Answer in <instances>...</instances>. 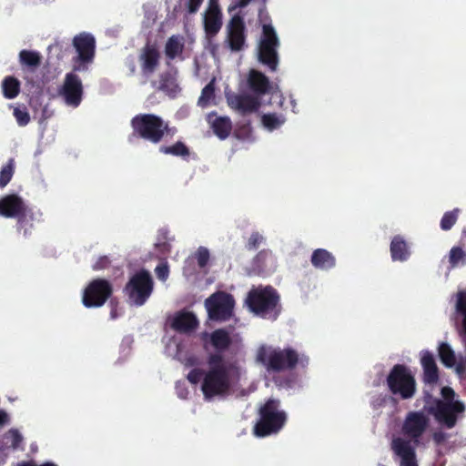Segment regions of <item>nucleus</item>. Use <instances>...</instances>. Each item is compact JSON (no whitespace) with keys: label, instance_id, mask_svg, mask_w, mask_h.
Wrapping results in <instances>:
<instances>
[{"label":"nucleus","instance_id":"f257e3e1","mask_svg":"<svg viewBox=\"0 0 466 466\" xmlns=\"http://www.w3.org/2000/svg\"><path fill=\"white\" fill-rule=\"evenodd\" d=\"M256 361L268 372L292 371L298 368L306 369L309 357L291 347L279 348L261 345L256 354Z\"/></svg>","mask_w":466,"mask_h":466},{"label":"nucleus","instance_id":"f03ea898","mask_svg":"<svg viewBox=\"0 0 466 466\" xmlns=\"http://www.w3.org/2000/svg\"><path fill=\"white\" fill-rule=\"evenodd\" d=\"M132 137L151 144H159L166 136H173L176 127H170L161 116L155 114L136 115L130 122Z\"/></svg>","mask_w":466,"mask_h":466},{"label":"nucleus","instance_id":"7ed1b4c3","mask_svg":"<svg viewBox=\"0 0 466 466\" xmlns=\"http://www.w3.org/2000/svg\"><path fill=\"white\" fill-rule=\"evenodd\" d=\"M280 297L271 286L252 289L248 293L246 304L249 310L263 319L275 320L280 314Z\"/></svg>","mask_w":466,"mask_h":466},{"label":"nucleus","instance_id":"20e7f679","mask_svg":"<svg viewBox=\"0 0 466 466\" xmlns=\"http://www.w3.org/2000/svg\"><path fill=\"white\" fill-rule=\"evenodd\" d=\"M280 401L268 399L258 410V420L254 425L255 436L264 438L278 433L285 425L287 415L279 410Z\"/></svg>","mask_w":466,"mask_h":466},{"label":"nucleus","instance_id":"39448f33","mask_svg":"<svg viewBox=\"0 0 466 466\" xmlns=\"http://www.w3.org/2000/svg\"><path fill=\"white\" fill-rule=\"evenodd\" d=\"M390 392L401 400L412 399L417 391V383L410 369L404 364H395L386 378Z\"/></svg>","mask_w":466,"mask_h":466},{"label":"nucleus","instance_id":"423d86ee","mask_svg":"<svg viewBox=\"0 0 466 466\" xmlns=\"http://www.w3.org/2000/svg\"><path fill=\"white\" fill-rule=\"evenodd\" d=\"M153 289L154 280L150 272L142 268L129 278L124 288V293L131 304L141 307L150 298Z\"/></svg>","mask_w":466,"mask_h":466},{"label":"nucleus","instance_id":"0eeeda50","mask_svg":"<svg viewBox=\"0 0 466 466\" xmlns=\"http://www.w3.org/2000/svg\"><path fill=\"white\" fill-rule=\"evenodd\" d=\"M231 389L229 370L221 368H212L206 371L203 378L201 390L206 400L215 397H226Z\"/></svg>","mask_w":466,"mask_h":466},{"label":"nucleus","instance_id":"6e6552de","mask_svg":"<svg viewBox=\"0 0 466 466\" xmlns=\"http://www.w3.org/2000/svg\"><path fill=\"white\" fill-rule=\"evenodd\" d=\"M279 46V41L273 26L271 25H264L258 45V61L267 66L272 72L277 70L279 65L277 51Z\"/></svg>","mask_w":466,"mask_h":466},{"label":"nucleus","instance_id":"1a4fd4ad","mask_svg":"<svg viewBox=\"0 0 466 466\" xmlns=\"http://www.w3.org/2000/svg\"><path fill=\"white\" fill-rule=\"evenodd\" d=\"M235 299L225 291H217L205 300L208 318L214 321L228 320L233 315Z\"/></svg>","mask_w":466,"mask_h":466},{"label":"nucleus","instance_id":"9d476101","mask_svg":"<svg viewBox=\"0 0 466 466\" xmlns=\"http://www.w3.org/2000/svg\"><path fill=\"white\" fill-rule=\"evenodd\" d=\"M464 410L465 406L460 400L442 401L437 399L434 400V405L431 407L430 413L441 425L447 429H452L457 424L458 415L463 413Z\"/></svg>","mask_w":466,"mask_h":466},{"label":"nucleus","instance_id":"9b49d317","mask_svg":"<svg viewBox=\"0 0 466 466\" xmlns=\"http://www.w3.org/2000/svg\"><path fill=\"white\" fill-rule=\"evenodd\" d=\"M113 294L112 284L105 279H95L84 290L82 302L86 308H99Z\"/></svg>","mask_w":466,"mask_h":466},{"label":"nucleus","instance_id":"f8f14e48","mask_svg":"<svg viewBox=\"0 0 466 466\" xmlns=\"http://www.w3.org/2000/svg\"><path fill=\"white\" fill-rule=\"evenodd\" d=\"M73 46L77 52L76 62L79 63L74 66V71L86 70V65L92 63L95 57V37L91 34L81 33L74 37Z\"/></svg>","mask_w":466,"mask_h":466},{"label":"nucleus","instance_id":"ddd939ff","mask_svg":"<svg viewBox=\"0 0 466 466\" xmlns=\"http://www.w3.org/2000/svg\"><path fill=\"white\" fill-rule=\"evenodd\" d=\"M246 25L243 17L237 14L227 25V42L232 52H238L246 46Z\"/></svg>","mask_w":466,"mask_h":466},{"label":"nucleus","instance_id":"4468645a","mask_svg":"<svg viewBox=\"0 0 466 466\" xmlns=\"http://www.w3.org/2000/svg\"><path fill=\"white\" fill-rule=\"evenodd\" d=\"M67 105L77 106L82 100L83 86L79 76L74 73H67L61 91Z\"/></svg>","mask_w":466,"mask_h":466},{"label":"nucleus","instance_id":"2eb2a0df","mask_svg":"<svg viewBox=\"0 0 466 466\" xmlns=\"http://www.w3.org/2000/svg\"><path fill=\"white\" fill-rule=\"evenodd\" d=\"M428 426L427 418L420 412H410L406 417L402 431L404 435L419 442V439L424 433Z\"/></svg>","mask_w":466,"mask_h":466},{"label":"nucleus","instance_id":"dca6fc26","mask_svg":"<svg viewBox=\"0 0 466 466\" xmlns=\"http://www.w3.org/2000/svg\"><path fill=\"white\" fill-rule=\"evenodd\" d=\"M203 346L206 350H208V344L218 351H226L232 344V339L229 332L225 329H217L211 333L204 332L201 335Z\"/></svg>","mask_w":466,"mask_h":466},{"label":"nucleus","instance_id":"f3484780","mask_svg":"<svg viewBox=\"0 0 466 466\" xmlns=\"http://www.w3.org/2000/svg\"><path fill=\"white\" fill-rule=\"evenodd\" d=\"M420 365L422 367V381L425 384L434 385L439 382L440 372L433 354L429 350L420 352Z\"/></svg>","mask_w":466,"mask_h":466},{"label":"nucleus","instance_id":"a211bd4d","mask_svg":"<svg viewBox=\"0 0 466 466\" xmlns=\"http://www.w3.org/2000/svg\"><path fill=\"white\" fill-rule=\"evenodd\" d=\"M394 453L400 458V466H418L416 454L410 441L402 438H395L391 443Z\"/></svg>","mask_w":466,"mask_h":466},{"label":"nucleus","instance_id":"6ab92c4d","mask_svg":"<svg viewBox=\"0 0 466 466\" xmlns=\"http://www.w3.org/2000/svg\"><path fill=\"white\" fill-rule=\"evenodd\" d=\"M23 198L15 194H9L0 198V216L15 218L26 207Z\"/></svg>","mask_w":466,"mask_h":466},{"label":"nucleus","instance_id":"aec40b11","mask_svg":"<svg viewBox=\"0 0 466 466\" xmlns=\"http://www.w3.org/2000/svg\"><path fill=\"white\" fill-rule=\"evenodd\" d=\"M198 326V320L195 314L190 311L177 312L172 320L171 327L179 333H188L195 330Z\"/></svg>","mask_w":466,"mask_h":466},{"label":"nucleus","instance_id":"412c9836","mask_svg":"<svg viewBox=\"0 0 466 466\" xmlns=\"http://www.w3.org/2000/svg\"><path fill=\"white\" fill-rule=\"evenodd\" d=\"M230 105L240 114L246 115L257 112L261 106V102L258 96L237 95L231 100Z\"/></svg>","mask_w":466,"mask_h":466},{"label":"nucleus","instance_id":"4be33fe9","mask_svg":"<svg viewBox=\"0 0 466 466\" xmlns=\"http://www.w3.org/2000/svg\"><path fill=\"white\" fill-rule=\"evenodd\" d=\"M248 86L258 96L266 95L271 87L268 77L256 69H251L248 72Z\"/></svg>","mask_w":466,"mask_h":466},{"label":"nucleus","instance_id":"5701e85b","mask_svg":"<svg viewBox=\"0 0 466 466\" xmlns=\"http://www.w3.org/2000/svg\"><path fill=\"white\" fill-rule=\"evenodd\" d=\"M207 120L219 139L224 140L228 137L232 130V123L228 116H218L215 112H212L208 115Z\"/></svg>","mask_w":466,"mask_h":466},{"label":"nucleus","instance_id":"b1692460","mask_svg":"<svg viewBox=\"0 0 466 466\" xmlns=\"http://www.w3.org/2000/svg\"><path fill=\"white\" fill-rule=\"evenodd\" d=\"M160 55L157 49L147 45L140 55L141 69L144 75H151L155 72L159 64Z\"/></svg>","mask_w":466,"mask_h":466},{"label":"nucleus","instance_id":"393cba45","mask_svg":"<svg viewBox=\"0 0 466 466\" xmlns=\"http://www.w3.org/2000/svg\"><path fill=\"white\" fill-rule=\"evenodd\" d=\"M310 262L315 268L329 270L336 266V258L325 248H317L312 252Z\"/></svg>","mask_w":466,"mask_h":466},{"label":"nucleus","instance_id":"a878e982","mask_svg":"<svg viewBox=\"0 0 466 466\" xmlns=\"http://www.w3.org/2000/svg\"><path fill=\"white\" fill-rule=\"evenodd\" d=\"M390 251L393 261H406L410 256L409 244L400 235L392 238Z\"/></svg>","mask_w":466,"mask_h":466},{"label":"nucleus","instance_id":"bb28decb","mask_svg":"<svg viewBox=\"0 0 466 466\" xmlns=\"http://www.w3.org/2000/svg\"><path fill=\"white\" fill-rule=\"evenodd\" d=\"M456 298L455 311L461 319L460 336L466 348V289L458 291Z\"/></svg>","mask_w":466,"mask_h":466},{"label":"nucleus","instance_id":"cd10ccee","mask_svg":"<svg viewBox=\"0 0 466 466\" xmlns=\"http://www.w3.org/2000/svg\"><path fill=\"white\" fill-rule=\"evenodd\" d=\"M15 218L17 219V229L23 232L24 237H29L31 235L33 220L35 218V214L32 208L26 206Z\"/></svg>","mask_w":466,"mask_h":466},{"label":"nucleus","instance_id":"c85d7f7f","mask_svg":"<svg viewBox=\"0 0 466 466\" xmlns=\"http://www.w3.org/2000/svg\"><path fill=\"white\" fill-rule=\"evenodd\" d=\"M19 63L22 67L35 72L41 65V56L36 51L24 49L19 53Z\"/></svg>","mask_w":466,"mask_h":466},{"label":"nucleus","instance_id":"c756f323","mask_svg":"<svg viewBox=\"0 0 466 466\" xmlns=\"http://www.w3.org/2000/svg\"><path fill=\"white\" fill-rule=\"evenodd\" d=\"M159 152L164 155H170L173 157H181L187 160L190 157V149L183 141H177L170 146H160Z\"/></svg>","mask_w":466,"mask_h":466},{"label":"nucleus","instance_id":"7c9ffc66","mask_svg":"<svg viewBox=\"0 0 466 466\" xmlns=\"http://www.w3.org/2000/svg\"><path fill=\"white\" fill-rule=\"evenodd\" d=\"M222 26V14L206 13L204 16L205 32L209 37L215 36Z\"/></svg>","mask_w":466,"mask_h":466},{"label":"nucleus","instance_id":"2f4dec72","mask_svg":"<svg viewBox=\"0 0 466 466\" xmlns=\"http://www.w3.org/2000/svg\"><path fill=\"white\" fill-rule=\"evenodd\" d=\"M20 81L15 76H5L2 82L3 95L7 99L15 98L20 93Z\"/></svg>","mask_w":466,"mask_h":466},{"label":"nucleus","instance_id":"473e14b6","mask_svg":"<svg viewBox=\"0 0 466 466\" xmlns=\"http://www.w3.org/2000/svg\"><path fill=\"white\" fill-rule=\"evenodd\" d=\"M184 50V43L179 35L170 36L165 46V54L167 58L173 60L181 55Z\"/></svg>","mask_w":466,"mask_h":466},{"label":"nucleus","instance_id":"72a5a7b5","mask_svg":"<svg viewBox=\"0 0 466 466\" xmlns=\"http://www.w3.org/2000/svg\"><path fill=\"white\" fill-rule=\"evenodd\" d=\"M157 88L167 94H175L178 89L176 76L170 71L163 72L159 75V85Z\"/></svg>","mask_w":466,"mask_h":466},{"label":"nucleus","instance_id":"f704fd0d","mask_svg":"<svg viewBox=\"0 0 466 466\" xmlns=\"http://www.w3.org/2000/svg\"><path fill=\"white\" fill-rule=\"evenodd\" d=\"M438 354L441 363L447 368H452L456 363V357L453 350L446 342H441L438 347Z\"/></svg>","mask_w":466,"mask_h":466},{"label":"nucleus","instance_id":"c9c22d12","mask_svg":"<svg viewBox=\"0 0 466 466\" xmlns=\"http://www.w3.org/2000/svg\"><path fill=\"white\" fill-rule=\"evenodd\" d=\"M169 233L167 229H160L157 234V241L155 248L161 255L167 256L171 252L170 241L173 238H169Z\"/></svg>","mask_w":466,"mask_h":466},{"label":"nucleus","instance_id":"e433bc0d","mask_svg":"<svg viewBox=\"0 0 466 466\" xmlns=\"http://www.w3.org/2000/svg\"><path fill=\"white\" fill-rule=\"evenodd\" d=\"M261 122L267 129L272 131L284 124L285 117L283 116H279L276 113H268L262 116Z\"/></svg>","mask_w":466,"mask_h":466},{"label":"nucleus","instance_id":"4c0bfd02","mask_svg":"<svg viewBox=\"0 0 466 466\" xmlns=\"http://www.w3.org/2000/svg\"><path fill=\"white\" fill-rule=\"evenodd\" d=\"M15 172L14 159H9L0 170V187H5L12 179Z\"/></svg>","mask_w":466,"mask_h":466},{"label":"nucleus","instance_id":"58836bf2","mask_svg":"<svg viewBox=\"0 0 466 466\" xmlns=\"http://www.w3.org/2000/svg\"><path fill=\"white\" fill-rule=\"evenodd\" d=\"M224 352L225 351L215 350L214 353L208 355V364L209 369L221 368L223 370H229V367L224 364Z\"/></svg>","mask_w":466,"mask_h":466},{"label":"nucleus","instance_id":"ea45409f","mask_svg":"<svg viewBox=\"0 0 466 466\" xmlns=\"http://www.w3.org/2000/svg\"><path fill=\"white\" fill-rule=\"evenodd\" d=\"M214 96L215 86L214 82L211 81L202 89L201 96L198 98V106L203 107L207 106L209 104V102L214 98Z\"/></svg>","mask_w":466,"mask_h":466},{"label":"nucleus","instance_id":"a19ab883","mask_svg":"<svg viewBox=\"0 0 466 466\" xmlns=\"http://www.w3.org/2000/svg\"><path fill=\"white\" fill-rule=\"evenodd\" d=\"M5 439L7 440V443L15 450L19 449L24 441L22 434L16 429L9 430L5 434Z\"/></svg>","mask_w":466,"mask_h":466},{"label":"nucleus","instance_id":"79ce46f5","mask_svg":"<svg viewBox=\"0 0 466 466\" xmlns=\"http://www.w3.org/2000/svg\"><path fill=\"white\" fill-rule=\"evenodd\" d=\"M450 262L452 266H457L459 263H466V253L460 247H453L450 251Z\"/></svg>","mask_w":466,"mask_h":466},{"label":"nucleus","instance_id":"37998d69","mask_svg":"<svg viewBox=\"0 0 466 466\" xmlns=\"http://www.w3.org/2000/svg\"><path fill=\"white\" fill-rule=\"evenodd\" d=\"M458 219V215L456 211H448L445 212L441 219V228L442 230H450Z\"/></svg>","mask_w":466,"mask_h":466},{"label":"nucleus","instance_id":"c03bdc74","mask_svg":"<svg viewBox=\"0 0 466 466\" xmlns=\"http://www.w3.org/2000/svg\"><path fill=\"white\" fill-rule=\"evenodd\" d=\"M209 251L205 247H199L195 253V258L198 261V265L200 268H205L209 261Z\"/></svg>","mask_w":466,"mask_h":466},{"label":"nucleus","instance_id":"a18cd8bd","mask_svg":"<svg viewBox=\"0 0 466 466\" xmlns=\"http://www.w3.org/2000/svg\"><path fill=\"white\" fill-rule=\"evenodd\" d=\"M14 116L19 126H26L30 121V116L25 108L15 107L14 109Z\"/></svg>","mask_w":466,"mask_h":466},{"label":"nucleus","instance_id":"49530a36","mask_svg":"<svg viewBox=\"0 0 466 466\" xmlns=\"http://www.w3.org/2000/svg\"><path fill=\"white\" fill-rule=\"evenodd\" d=\"M263 241L264 238L260 233H258V231L252 232L247 242L246 248L248 250L257 249Z\"/></svg>","mask_w":466,"mask_h":466},{"label":"nucleus","instance_id":"de8ad7c7","mask_svg":"<svg viewBox=\"0 0 466 466\" xmlns=\"http://www.w3.org/2000/svg\"><path fill=\"white\" fill-rule=\"evenodd\" d=\"M155 273L157 278L161 281H166L169 275V267L167 261L159 263L156 268Z\"/></svg>","mask_w":466,"mask_h":466},{"label":"nucleus","instance_id":"09e8293b","mask_svg":"<svg viewBox=\"0 0 466 466\" xmlns=\"http://www.w3.org/2000/svg\"><path fill=\"white\" fill-rule=\"evenodd\" d=\"M205 373L206 371H204L202 369H199V368H196V369H193L191 370L187 376V380L193 384V385H196L198 384L201 380H203V378L205 376Z\"/></svg>","mask_w":466,"mask_h":466},{"label":"nucleus","instance_id":"8fccbe9b","mask_svg":"<svg viewBox=\"0 0 466 466\" xmlns=\"http://www.w3.org/2000/svg\"><path fill=\"white\" fill-rule=\"evenodd\" d=\"M111 264V260L107 256H101L97 258L96 263L93 265L94 270H101L107 268Z\"/></svg>","mask_w":466,"mask_h":466},{"label":"nucleus","instance_id":"3c124183","mask_svg":"<svg viewBox=\"0 0 466 466\" xmlns=\"http://www.w3.org/2000/svg\"><path fill=\"white\" fill-rule=\"evenodd\" d=\"M270 256V252L268 250H261L259 251L257 256L254 258V263L258 268H264L265 267V261L266 259Z\"/></svg>","mask_w":466,"mask_h":466},{"label":"nucleus","instance_id":"603ef678","mask_svg":"<svg viewBox=\"0 0 466 466\" xmlns=\"http://www.w3.org/2000/svg\"><path fill=\"white\" fill-rule=\"evenodd\" d=\"M441 394L443 398L442 401H455L454 396L455 391L451 387H443L441 390Z\"/></svg>","mask_w":466,"mask_h":466},{"label":"nucleus","instance_id":"864d4df0","mask_svg":"<svg viewBox=\"0 0 466 466\" xmlns=\"http://www.w3.org/2000/svg\"><path fill=\"white\" fill-rule=\"evenodd\" d=\"M203 0H188L187 4V11L190 14H195L201 6Z\"/></svg>","mask_w":466,"mask_h":466},{"label":"nucleus","instance_id":"5fc2aeb1","mask_svg":"<svg viewBox=\"0 0 466 466\" xmlns=\"http://www.w3.org/2000/svg\"><path fill=\"white\" fill-rule=\"evenodd\" d=\"M206 13L221 14L218 0H209L208 8Z\"/></svg>","mask_w":466,"mask_h":466},{"label":"nucleus","instance_id":"6e6d98bb","mask_svg":"<svg viewBox=\"0 0 466 466\" xmlns=\"http://www.w3.org/2000/svg\"><path fill=\"white\" fill-rule=\"evenodd\" d=\"M110 307H111L110 318L112 319H116L119 316V313H118V302L116 301V299H112L110 300Z\"/></svg>","mask_w":466,"mask_h":466},{"label":"nucleus","instance_id":"4d7b16f0","mask_svg":"<svg viewBox=\"0 0 466 466\" xmlns=\"http://www.w3.org/2000/svg\"><path fill=\"white\" fill-rule=\"evenodd\" d=\"M432 438L437 444H441L446 441L447 434L443 431H435L432 435Z\"/></svg>","mask_w":466,"mask_h":466},{"label":"nucleus","instance_id":"13d9d810","mask_svg":"<svg viewBox=\"0 0 466 466\" xmlns=\"http://www.w3.org/2000/svg\"><path fill=\"white\" fill-rule=\"evenodd\" d=\"M17 466H56L53 462H45L41 465H37L34 461H22Z\"/></svg>","mask_w":466,"mask_h":466},{"label":"nucleus","instance_id":"bf43d9fd","mask_svg":"<svg viewBox=\"0 0 466 466\" xmlns=\"http://www.w3.org/2000/svg\"><path fill=\"white\" fill-rule=\"evenodd\" d=\"M250 1L251 0H238V3L234 6L228 8V11L230 12L233 9H236L238 7L244 8L250 3Z\"/></svg>","mask_w":466,"mask_h":466},{"label":"nucleus","instance_id":"052dcab7","mask_svg":"<svg viewBox=\"0 0 466 466\" xmlns=\"http://www.w3.org/2000/svg\"><path fill=\"white\" fill-rule=\"evenodd\" d=\"M198 359L193 356H191L186 360V365L188 367L196 366V365H198Z\"/></svg>","mask_w":466,"mask_h":466},{"label":"nucleus","instance_id":"680f3d73","mask_svg":"<svg viewBox=\"0 0 466 466\" xmlns=\"http://www.w3.org/2000/svg\"><path fill=\"white\" fill-rule=\"evenodd\" d=\"M8 421V415L5 411L0 410V426L7 423Z\"/></svg>","mask_w":466,"mask_h":466},{"label":"nucleus","instance_id":"e2e57ef3","mask_svg":"<svg viewBox=\"0 0 466 466\" xmlns=\"http://www.w3.org/2000/svg\"><path fill=\"white\" fill-rule=\"evenodd\" d=\"M241 129H246L248 131H250L251 127H250V123H248L246 125H244Z\"/></svg>","mask_w":466,"mask_h":466},{"label":"nucleus","instance_id":"0e129e2a","mask_svg":"<svg viewBox=\"0 0 466 466\" xmlns=\"http://www.w3.org/2000/svg\"><path fill=\"white\" fill-rule=\"evenodd\" d=\"M217 47H218L217 46H212V48H211V50H210V52H211L212 54H214V53H215V51H216V49H217Z\"/></svg>","mask_w":466,"mask_h":466},{"label":"nucleus","instance_id":"69168bd1","mask_svg":"<svg viewBox=\"0 0 466 466\" xmlns=\"http://www.w3.org/2000/svg\"><path fill=\"white\" fill-rule=\"evenodd\" d=\"M179 397H180V398H185V396H184V394H183V391H180V393H179Z\"/></svg>","mask_w":466,"mask_h":466}]
</instances>
